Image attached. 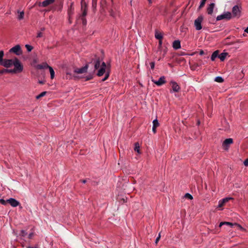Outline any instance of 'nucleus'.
Masks as SVG:
<instances>
[{"label":"nucleus","mask_w":248,"mask_h":248,"mask_svg":"<svg viewBox=\"0 0 248 248\" xmlns=\"http://www.w3.org/2000/svg\"><path fill=\"white\" fill-rule=\"evenodd\" d=\"M91 63H93L94 65V70L98 69L97 75L99 77L102 76L104 74H105V77L102 79V81L106 80L109 76V73L108 71H106L107 65L105 62H102L101 63V60L100 57L95 55L93 58H92Z\"/></svg>","instance_id":"f257e3e1"},{"label":"nucleus","mask_w":248,"mask_h":248,"mask_svg":"<svg viewBox=\"0 0 248 248\" xmlns=\"http://www.w3.org/2000/svg\"><path fill=\"white\" fill-rule=\"evenodd\" d=\"M232 16L231 13L230 12H227L222 15L218 16L217 17L216 19L217 21L221 20L224 19L229 20L232 18Z\"/></svg>","instance_id":"423d86ee"},{"label":"nucleus","mask_w":248,"mask_h":248,"mask_svg":"<svg viewBox=\"0 0 248 248\" xmlns=\"http://www.w3.org/2000/svg\"><path fill=\"white\" fill-rule=\"evenodd\" d=\"M18 15L17 18L18 20H21L24 17V13L23 11L19 12V11L17 12Z\"/></svg>","instance_id":"5701e85b"},{"label":"nucleus","mask_w":248,"mask_h":248,"mask_svg":"<svg viewBox=\"0 0 248 248\" xmlns=\"http://www.w3.org/2000/svg\"><path fill=\"white\" fill-rule=\"evenodd\" d=\"M173 48L175 49H178L181 48V43L179 40H175L172 44Z\"/></svg>","instance_id":"2eb2a0df"},{"label":"nucleus","mask_w":248,"mask_h":248,"mask_svg":"<svg viewBox=\"0 0 248 248\" xmlns=\"http://www.w3.org/2000/svg\"><path fill=\"white\" fill-rule=\"evenodd\" d=\"M203 20V17L201 15L198 17L194 21V27L197 31L201 30L202 29V22Z\"/></svg>","instance_id":"7ed1b4c3"},{"label":"nucleus","mask_w":248,"mask_h":248,"mask_svg":"<svg viewBox=\"0 0 248 248\" xmlns=\"http://www.w3.org/2000/svg\"><path fill=\"white\" fill-rule=\"evenodd\" d=\"M149 2L151 3V0H148Z\"/></svg>","instance_id":"680f3d73"},{"label":"nucleus","mask_w":248,"mask_h":248,"mask_svg":"<svg viewBox=\"0 0 248 248\" xmlns=\"http://www.w3.org/2000/svg\"><path fill=\"white\" fill-rule=\"evenodd\" d=\"M227 53H222L220 55H218V58L221 61H223L227 55Z\"/></svg>","instance_id":"412c9836"},{"label":"nucleus","mask_w":248,"mask_h":248,"mask_svg":"<svg viewBox=\"0 0 248 248\" xmlns=\"http://www.w3.org/2000/svg\"><path fill=\"white\" fill-rule=\"evenodd\" d=\"M155 37L156 39L159 40H162L163 38V35L161 33L158 32L157 31H155Z\"/></svg>","instance_id":"aec40b11"},{"label":"nucleus","mask_w":248,"mask_h":248,"mask_svg":"<svg viewBox=\"0 0 248 248\" xmlns=\"http://www.w3.org/2000/svg\"><path fill=\"white\" fill-rule=\"evenodd\" d=\"M223 225H224V222H221L220 223L219 227H221Z\"/></svg>","instance_id":"603ef678"},{"label":"nucleus","mask_w":248,"mask_h":248,"mask_svg":"<svg viewBox=\"0 0 248 248\" xmlns=\"http://www.w3.org/2000/svg\"><path fill=\"white\" fill-rule=\"evenodd\" d=\"M39 83H40V84H43V81H39Z\"/></svg>","instance_id":"bf43d9fd"},{"label":"nucleus","mask_w":248,"mask_h":248,"mask_svg":"<svg viewBox=\"0 0 248 248\" xmlns=\"http://www.w3.org/2000/svg\"><path fill=\"white\" fill-rule=\"evenodd\" d=\"M162 45V40H159V47H161Z\"/></svg>","instance_id":"09e8293b"},{"label":"nucleus","mask_w":248,"mask_h":248,"mask_svg":"<svg viewBox=\"0 0 248 248\" xmlns=\"http://www.w3.org/2000/svg\"><path fill=\"white\" fill-rule=\"evenodd\" d=\"M82 182L83 183H85L86 182V180H83L82 181Z\"/></svg>","instance_id":"6e6d98bb"},{"label":"nucleus","mask_w":248,"mask_h":248,"mask_svg":"<svg viewBox=\"0 0 248 248\" xmlns=\"http://www.w3.org/2000/svg\"><path fill=\"white\" fill-rule=\"evenodd\" d=\"M224 225L230 226L231 227H232L233 226V224L232 223L229 222H224Z\"/></svg>","instance_id":"58836bf2"},{"label":"nucleus","mask_w":248,"mask_h":248,"mask_svg":"<svg viewBox=\"0 0 248 248\" xmlns=\"http://www.w3.org/2000/svg\"><path fill=\"white\" fill-rule=\"evenodd\" d=\"M134 150L138 153L140 154V145L139 143L136 142L135 143Z\"/></svg>","instance_id":"a878e982"},{"label":"nucleus","mask_w":248,"mask_h":248,"mask_svg":"<svg viewBox=\"0 0 248 248\" xmlns=\"http://www.w3.org/2000/svg\"><path fill=\"white\" fill-rule=\"evenodd\" d=\"M150 66H151V68L152 69H154V68H155V62H151L150 63Z\"/></svg>","instance_id":"79ce46f5"},{"label":"nucleus","mask_w":248,"mask_h":248,"mask_svg":"<svg viewBox=\"0 0 248 248\" xmlns=\"http://www.w3.org/2000/svg\"><path fill=\"white\" fill-rule=\"evenodd\" d=\"M41 30L42 31H44L45 28H42Z\"/></svg>","instance_id":"4d7b16f0"},{"label":"nucleus","mask_w":248,"mask_h":248,"mask_svg":"<svg viewBox=\"0 0 248 248\" xmlns=\"http://www.w3.org/2000/svg\"><path fill=\"white\" fill-rule=\"evenodd\" d=\"M49 66L46 62H44L42 64L37 65L36 68L38 69H43L48 68Z\"/></svg>","instance_id":"f3484780"},{"label":"nucleus","mask_w":248,"mask_h":248,"mask_svg":"<svg viewBox=\"0 0 248 248\" xmlns=\"http://www.w3.org/2000/svg\"><path fill=\"white\" fill-rule=\"evenodd\" d=\"M53 2L51 0H45L42 3H40L39 6L46 7L52 4Z\"/></svg>","instance_id":"dca6fc26"},{"label":"nucleus","mask_w":248,"mask_h":248,"mask_svg":"<svg viewBox=\"0 0 248 248\" xmlns=\"http://www.w3.org/2000/svg\"><path fill=\"white\" fill-rule=\"evenodd\" d=\"M25 47L29 52L31 51L33 49V47L29 45H26Z\"/></svg>","instance_id":"2f4dec72"},{"label":"nucleus","mask_w":248,"mask_h":248,"mask_svg":"<svg viewBox=\"0 0 248 248\" xmlns=\"http://www.w3.org/2000/svg\"><path fill=\"white\" fill-rule=\"evenodd\" d=\"M7 200L6 201L3 199H0V203L3 205H5L7 203Z\"/></svg>","instance_id":"c9c22d12"},{"label":"nucleus","mask_w":248,"mask_h":248,"mask_svg":"<svg viewBox=\"0 0 248 248\" xmlns=\"http://www.w3.org/2000/svg\"><path fill=\"white\" fill-rule=\"evenodd\" d=\"M4 56V52L2 50L0 51V64L4 60L3 59Z\"/></svg>","instance_id":"bb28decb"},{"label":"nucleus","mask_w":248,"mask_h":248,"mask_svg":"<svg viewBox=\"0 0 248 248\" xmlns=\"http://www.w3.org/2000/svg\"><path fill=\"white\" fill-rule=\"evenodd\" d=\"M80 18L82 20L83 25H86L87 24V20L85 17H80Z\"/></svg>","instance_id":"f704fd0d"},{"label":"nucleus","mask_w":248,"mask_h":248,"mask_svg":"<svg viewBox=\"0 0 248 248\" xmlns=\"http://www.w3.org/2000/svg\"><path fill=\"white\" fill-rule=\"evenodd\" d=\"M207 0H201V3H200V5L199 7V9H201V8H202L205 5V3L206 2V1Z\"/></svg>","instance_id":"c85d7f7f"},{"label":"nucleus","mask_w":248,"mask_h":248,"mask_svg":"<svg viewBox=\"0 0 248 248\" xmlns=\"http://www.w3.org/2000/svg\"><path fill=\"white\" fill-rule=\"evenodd\" d=\"M185 196L186 198L189 199L190 200H192L193 199L192 195L189 193L186 194Z\"/></svg>","instance_id":"72a5a7b5"},{"label":"nucleus","mask_w":248,"mask_h":248,"mask_svg":"<svg viewBox=\"0 0 248 248\" xmlns=\"http://www.w3.org/2000/svg\"><path fill=\"white\" fill-rule=\"evenodd\" d=\"M42 36H43V33L42 32H39L38 33L37 35V37L40 38V37H42Z\"/></svg>","instance_id":"c03bdc74"},{"label":"nucleus","mask_w":248,"mask_h":248,"mask_svg":"<svg viewBox=\"0 0 248 248\" xmlns=\"http://www.w3.org/2000/svg\"><path fill=\"white\" fill-rule=\"evenodd\" d=\"M7 73V69H3L0 70V74H4Z\"/></svg>","instance_id":"a19ab883"},{"label":"nucleus","mask_w":248,"mask_h":248,"mask_svg":"<svg viewBox=\"0 0 248 248\" xmlns=\"http://www.w3.org/2000/svg\"><path fill=\"white\" fill-rule=\"evenodd\" d=\"M218 50H216L214 51L211 55V59L212 61H215V59L218 57Z\"/></svg>","instance_id":"6ab92c4d"},{"label":"nucleus","mask_w":248,"mask_h":248,"mask_svg":"<svg viewBox=\"0 0 248 248\" xmlns=\"http://www.w3.org/2000/svg\"><path fill=\"white\" fill-rule=\"evenodd\" d=\"M78 78V77H77V76H74V78L75 79H76V78Z\"/></svg>","instance_id":"13d9d810"},{"label":"nucleus","mask_w":248,"mask_h":248,"mask_svg":"<svg viewBox=\"0 0 248 248\" xmlns=\"http://www.w3.org/2000/svg\"><path fill=\"white\" fill-rule=\"evenodd\" d=\"M28 233L26 232L25 230H21L20 231V235L23 237H25L26 235H27Z\"/></svg>","instance_id":"7c9ffc66"},{"label":"nucleus","mask_w":248,"mask_h":248,"mask_svg":"<svg viewBox=\"0 0 248 248\" xmlns=\"http://www.w3.org/2000/svg\"><path fill=\"white\" fill-rule=\"evenodd\" d=\"M244 164L245 166H248V158L244 161Z\"/></svg>","instance_id":"49530a36"},{"label":"nucleus","mask_w":248,"mask_h":248,"mask_svg":"<svg viewBox=\"0 0 248 248\" xmlns=\"http://www.w3.org/2000/svg\"><path fill=\"white\" fill-rule=\"evenodd\" d=\"M232 199H233L232 198H225L219 201L217 208H221L225 205L226 202H228L230 200Z\"/></svg>","instance_id":"f8f14e48"},{"label":"nucleus","mask_w":248,"mask_h":248,"mask_svg":"<svg viewBox=\"0 0 248 248\" xmlns=\"http://www.w3.org/2000/svg\"><path fill=\"white\" fill-rule=\"evenodd\" d=\"M51 0V1H52V2L53 3V2H54V0Z\"/></svg>","instance_id":"052dcab7"},{"label":"nucleus","mask_w":248,"mask_h":248,"mask_svg":"<svg viewBox=\"0 0 248 248\" xmlns=\"http://www.w3.org/2000/svg\"><path fill=\"white\" fill-rule=\"evenodd\" d=\"M153 126L155 127H157L159 126V124L157 119H155L153 121Z\"/></svg>","instance_id":"cd10ccee"},{"label":"nucleus","mask_w":248,"mask_h":248,"mask_svg":"<svg viewBox=\"0 0 248 248\" xmlns=\"http://www.w3.org/2000/svg\"><path fill=\"white\" fill-rule=\"evenodd\" d=\"M241 6L235 5L232 9V13L234 17H239L241 15Z\"/></svg>","instance_id":"39448f33"},{"label":"nucleus","mask_w":248,"mask_h":248,"mask_svg":"<svg viewBox=\"0 0 248 248\" xmlns=\"http://www.w3.org/2000/svg\"><path fill=\"white\" fill-rule=\"evenodd\" d=\"M97 0H92L93 6L95 7L97 4Z\"/></svg>","instance_id":"ea45409f"},{"label":"nucleus","mask_w":248,"mask_h":248,"mask_svg":"<svg viewBox=\"0 0 248 248\" xmlns=\"http://www.w3.org/2000/svg\"><path fill=\"white\" fill-rule=\"evenodd\" d=\"M233 143V140L232 138L226 139L222 143V147L225 150H228L230 145Z\"/></svg>","instance_id":"0eeeda50"},{"label":"nucleus","mask_w":248,"mask_h":248,"mask_svg":"<svg viewBox=\"0 0 248 248\" xmlns=\"http://www.w3.org/2000/svg\"><path fill=\"white\" fill-rule=\"evenodd\" d=\"M89 67V65L88 64H87L84 67H82L80 68H76L75 69L74 72L76 73L77 74H82L86 73L87 71L88 68Z\"/></svg>","instance_id":"9b49d317"},{"label":"nucleus","mask_w":248,"mask_h":248,"mask_svg":"<svg viewBox=\"0 0 248 248\" xmlns=\"http://www.w3.org/2000/svg\"><path fill=\"white\" fill-rule=\"evenodd\" d=\"M215 4L214 3H211L207 9V12L208 14L209 15H212L213 12V10L215 7Z\"/></svg>","instance_id":"a211bd4d"},{"label":"nucleus","mask_w":248,"mask_h":248,"mask_svg":"<svg viewBox=\"0 0 248 248\" xmlns=\"http://www.w3.org/2000/svg\"><path fill=\"white\" fill-rule=\"evenodd\" d=\"M46 92H43L41 93L40 94L37 95L36 97V99H39L41 97L44 96L46 94Z\"/></svg>","instance_id":"c756f323"},{"label":"nucleus","mask_w":248,"mask_h":248,"mask_svg":"<svg viewBox=\"0 0 248 248\" xmlns=\"http://www.w3.org/2000/svg\"><path fill=\"white\" fill-rule=\"evenodd\" d=\"M202 61H200V62L199 63H195L193 65H191V68L192 69V70H195L196 68L197 67H199L201 65H202Z\"/></svg>","instance_id":"4be33fe9"},{"label":"nucleus","mask_w":248,"mask_h":248,"mask_svg":"<svg viewBox=\"0 0 248 248\" xmlns=\"http://www.w3.org/2000/svg\"><path fill=\"white\" fill-rule=\"evenodd\" d=\"M48 69L49 70V72L50 73L51 78L53 79L55 76V72H54V70L53 69V68L51 66H49Z\"/></svg>","instance_id":"b1692460"},{"label":"nucleus","mask_w":248,"mask_h":248,"mask_svg":"<svg viewBox=\"0 0 248 248\" xmlns=\"http://www.w3.org/2000/svg\"><path fill=\"white\" fill-rule=\"evenodd\" d=\"M7 202L13 207H16L20 204L17 201L13 198L7 200Z\"/></svg>","instance_id":"ddd939ff"},{"label":"nucleus","mask_w":248,"mask_h":248,"mask_svg":"<svg viewBox=\"0 0 248 248\" xmlns=\"http://www.w3.org/2000/svg\"><path fill=\"white\" fill-rule=\"evenodd\" d=\"M152 81L158 86H161L166 82L164 76L161 77L157 81L152 79Z\"/></svg>","instance_id":"9d476101"},{"label":"nucleus","mask_w":248,"mask_h":248,"mask_svg":"<svg viewBox=\"0 0 248 248\" xmlns=\"http://www.w3.org/2000/svg\"><path fill=\"white\" fill-rule=\"evenodd\" d=\"M81 11H82V14L79 16V17H85L87 14V4L84 0H81Z\"/></svg>","instance_id":"20e7f679"},{"label":"nucleus","mask_w":248,"mask_h":248,"mask_svg":"<svg viewBox=\"0 0 248 248\" xmlns=\"http://www.w3.org/2000/svg\"><path fill=\"white\" fill-rule=\"evenodd\" d=\"M170 84L171 85L173 92H178L179 91L180 88L176 82L171 81Z\"/></svg>","instance_id":"4468645a"},{"label":"nucleus","mask_w":248,"mask_h":248,"mask_svg":"<svg viewBox=\"0 0 248 248\" xmlns=\"http://www.w3.org/2000/svg\"><path fill=\"white\" fill-rule=\"evenodd\" d=\"M245 32L248 33V27L245 30Z\"/></svg>","instance_id":"864d4df0"},{"label":"nucleus","mask_w":248,"mask_h":248,"mask_svg":"<svg viewBox=\"0 0 248 248\" xmlns=\"http://www.w3.org/2000/svg\"><path fill=\"white\" fill-rule=\"evenodd\" d=\"M9 51L10 52L14 53L17 55H19L22 53L21 48L19 45H16V46L11 48Z\"/></svg>","instance_id":"1a4fd4ad"},{"label":"nucleus","mask_w":248,"mask_h":248,"mask_svg":"<svg viewBox=\"0 0 248 248\" xmlns=\"http://www.w3.org/2000/svg\"><path fill=\"white\" fill-rule=\"evenodd\" d=\"M156 127H155L153 126L152 130H153V132H154V133H156Z\"/></svg>","instance_id":"8fccbe9b"},{"label":"nucleus","mask_w":248,"mask_h":248,"mask_svg":"<svg viewBox=\"0 0 248 248\" xmlns=\"http://www.w3.org/2000/svg\"><path fill=\"white\" fill-rule=\"evenodd\" d=\"M198 124H200V122H198Z\"/></svg>","instance_id":"e2e57ef3"},{"label":"nucleus","mask_w":248,"mask_h":248,"mask_svg":"<svg viewBox=\"0 0 248 248\" xmlns=\"http://www.w3.org/2000/svg\"><path fill=\"white\" fill-rule=\"evenodd\" d=\"M27 248H37V247H30V246H29L27 247Z\"/></svg>","instance_id":"5fc2aeb1"},{"label":"nucleus","mask_w":248,"mask_h":248,"mask_svg":"<svg viewBox=\"0 0 248 248\" xmlns=\"http://www.w3.org/2000/svg\"><path fill=\"white\" fill-rule=\"evenodd\" d=\"M14 59H4V60L0 64L6 68H10L13 66Z\"/></svg>","instance_id":"6e6552de"},{"label":"nucleus","mask_w":248,"mask_h":248,"mask_svg":"<svg viewBox=\"0 0 248 248\" xmlns=\"http://www.w3.org/2000/svg\"><path fill=\"white\" fill-rule=\"evenodd\" d=\"M109 14H110V16L112 17L115 16L114 13L113 11H112V10H111L109 11Z\"/></svg>","instance_id":"37998d69"},{"label":"nucleus","mask_w":248,"mask_h":248,"mask_svg":"<svg viewBox=\"0 0 248 248\" xmlns=\"http://www.w3.org/2000/svg\"><path fill=\"white\" fill-rule=\"evenodd\" d=\"M200 55H202L204 54V52L203 50H201L200 51V53H199Z\"/></svg>","instance_id":"3c124183"},{"label":"nucleus","mask_w":248,"mask_h":248,"mask_svg":"<svg viewBox=\"0 0 248 248\" xmlns=\"http://www.w3.org/2000/svg\"><path fill=\"white\" fill-rule=\"evenodd\" d=\"M160 237H161V235H160V232L159 233V234H158V237L156 238V240H155V243L156 244H157L158 242L159 241V240L160 239Z\"/></svg>","instance_id":"4c0bfd02"},{"label":"nucleus","mask_w":248,"mask_h":248,"mask_svg":"<svg viewBox=\"0 0 248 248\" xmlns=\"http://www.w3.org/2000/svg\"><path fill=\"white\" fill-rule=\"evenodd\" d=\"M215 81L218 83H222L224 81V79L221 77H217L215 78Z\"/></svg>","instance_id":"393cba45"},{"label":"nucleus","mask_w":248,"mask_h":248,"mask_svg":"<svg viewBox=\"0 0 248 248\" xmlns=\"http://www.w3.org/2000/svg\"><path fill=\"white\" fill-rule=\"evenodd\" d=\"M13 65L14 66V69L16 71L17 73H21L23 70V65L17 58H15L14 59Z\"/></svg>","instance_id":"f03ea898"},{"label":"nucleus","mask_w":248,"mask_h":248,"mask_svg":"<svg viewBox=\"0 0 248 248\" xmlns=\"http://www.w3.org/2000/svg\"><path fill=\"white\" fill-rule=\"evenodd\" d=\"M92 78H93V77L92 76H89L86 77L85 80L86 81L92 79Z\"/></svg>","instance_id":"a18cd8bd"},{"label":"nucleus","mask_w":248,"mask_h":248,"mask_svg":"<svg viewBox=\"0 0 248 248\" xmlns=\"http://www.w3.org/2000/svg\"><path fill=\"white\" fill-rule=\"evenodd\" d=\"M7 73H17L16 71L14 69H7Z\"/></svg>","instance_id":"473e14b6"},{"label":"nucleus","mask_w":248,"mask_h":248,"mask_svg":"<svg viewBox=\"0 0 248 248\" xmlns=\"http://www.w3.org/2000/svg\"><path fill=\"white\" fill-rule=\"evenodd\" d=\"M65 78L67 79H71L72 78V76L69 73H67L65 76Z\"/></svg>","instance_id":"e433bc0d"},{"label":"nucleus","mask_w":248,"mask_h":248,"mask_svg":"<svg viewBox=\"0 0 248 248\" xmlns=\"http://www.w3.org/2000/svg\"><path fill=\"white\" fill-rule=\"evenodd\" d=\"M33 235V233L32 232L29 233L28 235V238L29 239H31L32 238Z\"/></svg>","instance_id":"de8ad7c7"}]
</instances>
